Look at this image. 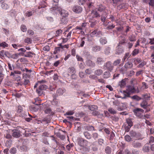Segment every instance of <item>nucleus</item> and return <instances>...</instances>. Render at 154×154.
Returning a JSON list of instances; mask_svg holds the SVG:
<instances>
[{
	"label": "nucleus",
	"mask_w": 154,
	"mask_h": 154,
	"mask_svg": "<svg viewBox=\"0 0 154 154\" xmlns=\"http://www.w3.org/2000/svg\"><path fill=\"white\" fill-rule=\"evenodd\" d=\"M134 87L133 86H128L126 91L124 92V96L122 97V99H125L127 97H129L130 94L133 92Z\"/></svg>",
	"instance_id": "obj_1"
},
{
	"label": "nucleus",
	"mask_w": 154,
	"mask_h": 154,
	"mask_svg": "<svg viewBox=\"0 0 154 154\" xmlns=\"http://www.w3.org/2000/svg\"><path fill=\"white\" fill-rule=\"evenodd\" d=\"M56 10V11H59L63 17H67L68 15V12L64 10H61V8H57Z\"/></svg>",
	"instance_id": "obj_2"
},
{
	"label": "nucleus",
	"mask_w": 154,
	"mask_h": 154,
	"mask_svg": "<svg viewBox=\"0 0 154 154\" xmlns=\"http://www.w3.org/2000/svg\"><path fill=\"white\" fill-rule=\"evenodd\" d=\"M133 112L137 116L141 117V114L144 112V110L141 109L136 108L134 110Z\"/></svg>",
	"instance_id": "obj_3"
},
{
	"label": "nucleus",
	"mask_w": 154,
	"mask_h": 154,
	"mask_svg": "<svg viewBox=\"0 0 154 154\" xmlns=\"http://www.w3.org/2000/svg\"><path fill=\"white\" fill-rule=\"evenodd\" d=\"M72 10L73 11L75 12L79 13L82 11V8L79 6H76L74 7L73 8Z\"/></svg>",
	"instance_id": "obj_4"
},
{
	"label": "nucleus",
	"mask_w": 154,
	"mask_h": 154,
	"mask_svg": "<svg viewBox=\"0 0 154 154\" xmlns=\"http://www.w3.org/2000/svg\"><path fill=\"white\" fill-rule=\"evenodd\" d=\"M106 68L109 71H112L113 69V66L112 65L111 62H108L106 63L105 66Z\"/></svg>",
	"instance_id": "obj_5"
},
{
	"label": "nucleus",
	"mask_w": 154,
	"mask_h": 154,
	"mask_svg": "<svg viewBox=\"0 0 154 154\" xmlns=\"http://www.w3.org/2000/svg\"><path fill=\"white\" fill-rule=\"evenodd\" d=\"M101 34V32L100 31L97 32V30H94L90 34L91 36H96L99 37L100 36V35Z\"/></svg>",
	"instance_id": "obj_6"
},
{
	"label": "nucleus",
	"mask_w": 154,
	"mask_h": 154,
	"mask_svg": "<svg viewBox=\"0 0 154 154\" xmlns=\"http://www.w3.org/2000/svg\"><path fill=\"white\" fill-rule=\"evenodd\" d=\"M132 144L134 147L137 148H139L142 146L141 143L137 141L133 142Z\"/></svg>",
	"instance_id": "obj_7"
},
{
	"label": "nucleus",
	"mask_w": 154,
	"mask_h": 154,
	"mask_svg": "<svg viewBox=\"0 0 154 154\" xmlns=\"http://www.w3.org/2000/svg\"><path fill=\"white\" fill-rule=\"evenodd\" d=\"M144 3H147L152 6H154V0H143Z\"/></svg>",
	"instance_id": "obj_8"
},
{
	"label": "nucleus",
	"mask_w": 154,
	"mask_h": 154,
	"mask_svg": "<svg viewBox=\"0 0 154 154\" xmlns=\"http://www.w3.org/2000/svg\"><path fill=\"white\" fill-rule=\"evenodd\" d=\"M20 133L19 131H14L13 133L12 134V136L14 137L18 138L20 137Z\"/></svg>",
	"instance_id": "obj_9"
},
{
	"label": "nucleus",
	"mask_w": 154,
	"mask_h": 154,
	"mask_svg": "<svg viewBox=\"0 0 154 154\" xmlns=\"http://www.w3.org/2000/svg\"><path fill=\"white\" fill-rule=\"evenodd\" d=\"M86 63L87 65L91 67H93L95 66V63H93L92 61L90 60H88L86 61Z\"/></svg>",
	"instance_id": "obj_10"
},
{
	"label": "nucleus",
	"mask_w": 154,
	"mask_h": 154,
	"mask_svg": "<svg viewBox=\"0 0 154 154\" xmlns=\"http://www.w3.org/2000/svg\"><path fill=\"white\" fill-rule=\"evenodd\" d=\"M68 71L72 74H73L72 75V76H75L74 74V73L75 72V69L74 68L71 67L69 68L68 69Z\"/></svg>",
	"instance_id": "obj_11"
},
{
	"label": "nucleus",
	"mask_w": 154,
	"mask_h": 154,
	"mask_svg": "<svg viewBox=\"0 0 154 154\" xmlns=\"http://www.w3.org/2000/svg\"><path fill=\"white\" fill-rule=\"evenodd\" d=\"M87 23H82V25L80 26H77L76 27V30H82L87 25Z\"/></svg>",
	"instance_id": "obj_12"
},
{
	"label": "nucleus",
	"mask_w": 154,
	"mask_h": 154,
	"mask_svg": "<svg viewBox=\"0 0 154 154\" xmlns=\"http://www.w3.org/2000/svg\"><path fill=\"white\" fill-rule=\"evenodd\" d=\"M84 134L85 137L88 139H90L91 138V136L88 131H85Z\"/></svg>",
	"instance_id": "obj_13"
},
{
	"label": "nucleus",
	"mask_w": 154,
	"mask_h": 154,
	"mask_svg": "<svg viewBox=\"0 0 154 154\" xmlns=\"http://www.w3.org/2000/svg\"><path fill=\"white\" fill-rule=\"evenodd\" d=\"M65 91V90L64 89L61 88H59L57 90V93L58 95H62Z\"/></svg>",
	"instance_id": "obj_14"
},
{
	"label": "nucleus",
	"mask_w": 154,
	"mask_h": 154,
	"mask_svg": "<svg viewBox=\"0 0 154 154\" xmlns=\"http://www.w3.org/2000/svg\"><path fill=\"white\" fill-rule=\"evenodd\" d=\"M141 106L143 109H146V107L147 105V102L145 100L143 101L140 104Z\"/></svg>",
	"instance_id": "obj_15"
},
{
	"label": "nucleus",
	"mask_w": 154,
	"mask_h": 154,
	"mask_svg": "<svg viewBox=\"0 0 154 154\" xmlns=\"http://www.w3.org/2000/svg\"><path fill=\"white\" fill-rule=\"evenodd\" d=\"M89 109L92 111H94L97 110L98 107L97 106L93 105L89 106Z\"/></svg>",
	"instance_id": "obj_16"
},
{
	"label": "nucleus",
	"mask_w": 154,
	"mask_h": 154,
	"mask_svg": "<svg viewBox=\"0 0 154 154\" xmlns=\"http://www.w3.org/2000/svg\"><path fill=\"white\" fill-rule=\"evenodd\" d=\"M66 17H63L61 19V23L62 24H66L67 23L68 20Z\"/></svg>",
	"instance_id": "obj_17"
},
{
	"label": "nucleus",
	"mask_w": 154,
	"mask_h": 154,
	"mask_svg": "<svg viewBox=\"0 0 154 154\" xmlns=\"http://www.w3.org/2000/svg\"><path fill=\"white\" fill-rule=\"evenodd\" d=\"M108 111L112 114H115L116 113V110L112 108H109L108 109Z\"/></svg>",
	"instance_id": "obj_18"
},
{
	"label": "nucleus",
	"mask_w": 154,
	"mask_h": 154,
	"mask_svg": "<svg viewBox=\"0 0 154 154\" xmlns=\"http://www.w3.org/2000/svg\"><path fill=\"white\" fill-rule=\"evenodd\" d=\"M62 43H61L60 44H59L58 45L62 49H64V48H66V49H68L69 47V45H62Z\"/></svg>",
	"instance_id": "obj_19"
},
{
	"label": "nucleus",
	"mask_w": 154,
	"mask_h": 154,
	"mask_svg": "<svg viewBox=\"0 0 154 154\" xmlns=\"http://www.w3.org/2000/svg\"><path fill=\"white\" fill-rule=\"evenodd\" d=\"M8 44L5 42H2L0 43V46L1 47L5 48L8 46Z\"/></svg>",
	"instance_id": "obj_20"
},
{
	"label": "nucleus",
	"mask_w": 154,
	"mask_h": 154,
	"mask_svg": "<svg viewBox=\"0 0 154 154\" xmlns=\"http://www.w3.org/2000/svg\"><path fill=\"white\" fill-rule=\"evenodd\" d=\"M110 73L108 71L105 72L103 75V77L105 78H107L110 76Z\"/></svg>",
	"instance_id": "obj_21"
},
{
	"label": "nucleus",
	"mask_w": 154,
	"mask_h": 154,
	"mask_svg": "<svg viewBox=\"0 0 154 154\" xmlns=\"http://www.w3.org/2000/svg\"><path fill=\"white\" fill-rule=\"evenodd\" d=\"M1 6L2 8L4 9H7L8 8V5L4 2L2 3Z\"/></svg>",
	"instance_id": "obj_22"
},
{
	"label": "nucleus",
	"mask_w": 154,
	"mask_h": 154,
	"mask_svg": "<svg viewBox=\"0 0 154 154\" xmlns=\"http://www.w3.org/2000/svg\"><path fill=\"white\" fill-rule=\"evenodd\" d=\"M126 122L128 125L131 127L133 125V123L131 120L128 119L126 120Z\"/></svg>",
	"instance_id": "obj_23"
},
{
	"label": "nucleus",
	"mask_w": 154,
	"mask_h": 154,
	"mask_svg": "<svg viewBox=\"0 0 154 154\" xmlns=\"http://www.w3.org/2000/svg\"><path fill=\"white\" fill-rule=\"evenodd\" d=\"M85 141L82 139H80L78 142V144L80 146H82L84 145V142Z\"/></svg>",
	"instance_id": "obj_24"
},
{
	"label": "nucleus",
	"mask_w": 154,
	"mask_h": 154,
	"mask_svg": "<svg viewBox=\"0 0 154 154\" xmlns=\"http://www.w3.org/2000/svg\"><path fill=\"white\" fill-rule=\"evenodd\" d=\"M100 42L101 44L103 45L106 44L107 41L105 38H101L100 39Z\"/></svg>",
	"instance_id": "obj_25"
},
{
	"label": "nucleus",
	"mask_w": 154,
	"mask_h": 154,
	"mask_svg": "<svg viewBox=\"0 0 154 154\" xmlns=\"http://www.w3.org/2000/svg\"><path fill=\"white\" fill-rule=\"evenodd\" d=\"M103 73V71L102 70L100 69H98L95 71V74L97 75H100Z\"/></svg>",
	"instance_id": "obj_26"
},
{
	"label": "nucleus",
	"mask_w": 154,
	"mask_h": 154,
	"mask_svg": "<svg viewBox=\"0 0 154 154\" xmlns=\"http://www.w3.org/2000/svg\"><path fill=\"white\" fill-rule=\"evenodd\" d=\"M125 139L126 141L128 142L130 141L131 140V137L128 135H126L125 136Z\"/></svg>",
	"instance_id": "obj_27"
},
{
	"label": "nucleus",
	"mask_w": 154,
	"mask_h": 154,
	"mask_svg": "<svg viewBox=\"0 0 154 154\" xmlns=\"http://www.w3.org/2000/svg\"><path fill=\"white\" fill-rule=\"evenodd\" d=\"M45 113L46 114L52 115L53 114L52 112L51 111V110L50 109H47L45 111Z\"/></svg>",
	"instance_id": "obj_28"
},
{
	"label": "nucleus",
	"mask_w": 154,
	"mask_h": 154,
	"mask_svg": "<svg viewBox=\"0 0 154 154\" xmlns=\"http://www.w3.org/2000/svg\"><path fill=\"white\" fill-rule=\"evenodd\" d=\"M139 50L138 49H135L134 50L132 51V54L133 56H135L137 54L139 53Z\"/></svg>",
	"instance_id": "obj_29"
},
{
	"label": "nucleus",
	"mask_w": 154,
	"mask_h": 154,
	"mask_svg": "<svg viewBox=\"0 0 154 154\" xmlns=\"http://www.w3.org/2000/svg\"><path fill=\"white\" fill-rule=\"evenodd\" d=\"M121 60L120 59H117L115 60L113 63V64L114 66H116L119 65L120 63Z\"/></svg>",
	"instance_id": "obj_30"
},
{
	"label": "nucleus",
	"mask_w": 154,
	"mask_h": 154,
	"mask_svg": "<svg viewBox=\"0 0 154 154\" xmlns=\"http://www.w3.org/2000/svg\"><path fill=\"white\" fill-rule=\"evenodd\" d=\"M39 88L42 90H45L47 88V86L45 85L41 84L39 86Z\"/></svg>",
	"instance_id": "obj_31"
},
{
	"label": "nucleus",
	"mask_w": 154,
	"mask_h": 154,
	"mask_svg": "<svg viewBox=\"0 0 154 154\" xmlns=\"http://www.w3.org/2000/svg\"><path fill=\"white\" fill-rule=\"evenodd\" d=\"M126 85L125 82L124 80H122L121 82H119V85L121 88H122Z\"/></svg>",
	"instance_id": "obj_32"
},
{
	"label": "nucleus",
	"mask_w": 154,
	"mask_h": 154,
	"mask_svg": "<svg viewBox=\"0 0 154 154\" xmlns=\"http://www.w3.org/2000/svg\"><path fill=\"white\" fill-rule=\"evenodd\" d=\"M33 12L32 11H28L25 13V15L27 17H29L32 15Z\"/></svg>",
	"instance_id": "obj_33"
},
{
	"label": "nucleus",
	"mask_w": 154,
	"mask_h": 154,
	"mask_svg": "<svg viewBox=\"0 0 154 154\" xmlns=\"http://www.w3.org/2000/svg\"><path fill=\"white\" fill-rule=\"evenodd\" d=\"M106 152V153L109 154L111 153V148L107 146L105 149Z\"/></svg>",
	"instance_id": "obj_34"
},
{
	"label": "nucleus",
	"mask_w": 154,
	"mask_h": 154,
	"mask_svg": "<svg viewBox=\"0 0 154 154\" xmlns=\"http://www.w3.org/2000/svg\"><path fill=\"white\" fill-rule=\"evenodd\" d=\"M131 98L133 99L136 100H139L141 99V97H139L137 95H134Z\"/></svg>",
	"instance_id": "obj_35"
},
{
	"label": "nucleus",
	"mask_w": 154,
	"mask_h": 154,
	"mask_svg": "<svg viewBox=\"0 0 154 154\" xmlns=\"http://www.w3.org/2000/svg\"><path fill=\"white\" fill-rule=\"evenodd\" d=\"M60 48H61L60 46L59 47H57L55 48L54 49V54H56L59 52L60 51Z\"/></svg>",
	"instance_id": "obj_36"
},
{
	"label": "nucleus",
	"mask_w": 154,
	"mask_h": 154,
	"mask_svg": "<svg viewBox=\"0 0 154 154\" xmlns=\"http://www.w3.org/2000/svg\"><path fill=\"white\" fill-rule=\"evenodd\" d=\"M125 66L127 68H131L133 66V64L131 63L128 62L125 64Z\"/></svg>",
	"instance_id": "obj_37"
},
{
	"label": "nucleus",
	"mask_w": 154,
	"mask_h": 154,
	"mask_svg": "<svg viewBox=\"0 0 154 154\" xmlns=\"http://www.w3.org/2000/svg\"><path fill=\"white\" fill-rule=\"evenodd\" d=\"M21 30L23 32H25L27 30V28L26 26L23 25L21 26Z\"/></svg>",
	"instance_id": "obj_38"
},
{
	"label": "nucleus",
	"mask_w": 154,
	"mask_h": 154,
	"mask_svg": "<svg viewBox=\"0 0 154 154\" xmlns=\"http://www.w3.org/2000/svg\"><path fill=\"white\" fill-rule=\"evenodd\" d=\"M32 54L31 52L29 51L27 52L26 54L23 55V56L26 57H32Z\"/></svg>",
	"instance_id": "obj_39"
},
{
	"label": "nucleus",
	"mask_w": 154,
	"mask_h": 154,
	"mask_svg": "<svg viewBox=\"0 0 154 154\" xmlns=\"http://www.w3.org/2000/svg\"><path fill=\"white\" fill-rule=\"evenodd\" d=\"M143 149L144 152H148L149 150V148L148 146H145L143 147Z\"/></svg>",
	"instance_id": "obj_40"
},
{
	"label": "nucleus",
	"mask_w": 154,
	"mask_h": 154,
	"mask_svg": "<svg viewBox=\"0 0 154 154\" xmlns=\"http://www.w3.org/2000/svg\"><path fill=\"white\" fill-rule=\"evenodd\" d=\"M16 149L15 148H12L10 149V152L12 154H15L16 152Z\"/></svg>",
	"instance_id": "obj_41"
},
{
	"label": "nucleus",
	"mask_w": 154,
	"mask_h": 154,
	"mask_svg": "<svg viewBox=\"0 0 154 154\" xmlns=\"http://www.w3.org/2000/svg\"><path fill=\"white\" fill-rule=\"evenodd\" d=\"M43 50L45 51H48L50 50V47L48 45L45 46L43 48Z\"/></svg>",
	"instance_id": "obj_42"
},
{
	"label": "nucleus",
	"mask_w": 154,
	"mask_h": 154,
	"mask_svg": "<svg viewBox=\"0 0 154 154\" xmlns=\"http://www.w3.org/2000/svg\"><path fill=\"white\" fill-rule=\"evenodd\" d=\"M62 32V31L61 29L57 30L56 32V36H59L61 34Z\"/></svg>",
	"instance_id": "obj_43"
},
{
	"label": "nucleus",
	"mask_w": 154,
	"mask_h": 154,
	"mask_svg": "<svg viewBox=\"0 0 154 154\" xmlns=\"http://www.w3.org/2000/svg\"><path fill=\"white\" fill-rule=\"evenodd\" d=\"M73 145L72 144H69L66 146V148L69 151L70 150L71 148L73 147Z\"/></svg>",
	"instance_id": "obj_44"
},
{
	"label": "nucleus",
	"mask_w": 154,
	"mask_h": 154,
	"mask_svg": "<svg viewBox=\"0 0 154 154\" xmlns=\"http://www.w3.org/2000/svg\"><path fill=\"white\" fill-rule=\"evenodd\" d=\"M36 91L39 96L41 95L43 93L42 90L40 89V88L37 89Z\"/></svg>",
	"instance_id": "obj_45"
},
{
	"label": "nucleus",
	"mask_w": 154,
	"mask_h": 154,
	"mask_svg": "<svg viewBox=\"0 0 154 154\" xmlns=\"http://www.w3.org/2000/svg\"><path fill=\"white\" fill-rule=\"evenodd\" d=\"M110 48H106L105 50V52L106 54H108L110 53Z\"/></svg>",
	"instance_id": "obj_46"
},
{
	"label": "nucleus",
	"mask_w": 154,
	"mask_h": 154,
	"mask_svg": "<svg viewBox=\"0 0 154 154\" xmlns=\"http://www.w3.org/2000/svg\"><path fill=\"white\" fill-rule=\"evenodd\" d=\"M74 113L73 111H69L67 112L65 114V115H72Z\"/></svg>",
	"instance_id": "obj_47"
},
{
	"label": "nucleus",
	"mask_w": 154,
	"mask_h": 154,
	"mask_svg": "<svg viewBox=\"0 0 154 154\" xmlns=\"http://www.w3.org/2000/svg\"><path fill=\"white\" fill-rule=\"evenodd\" d=\"M100 48L99 46H95L93 48V50L95 51H99L100 50Z\"/></svg>",
	"instance_id": "obj_48"
},
{
	"label": "nucleus",
	"mask_w": 154,
	"mask_h": 154,
	"mask_svg": "<svg viewBox=\"0 0 154 154\" xmlns=\"http://www.w3.org/2000/svg\"><path fill=\"white\" fill-rule=\"evenodd\" d=\"M92 14L94 15L96 17H100L99 14L96 11H93L92 12Z\"/></svg>",
	"instance_id": "obj_49"
},
{
	"label": "nucleus",
	"mask_w": 154,
	"mask_h": 154,
	"mask_svg": "<svg viewBox=\"0 0 154 154\" xmlns=\"http://www.w3.org/2000/svg\"><path fill=\"white\" fill-rule=\"evenodd\" d=\"M69 38H62V44H64L67 42Z\"/></svg>",
	"instance_id": "obj_50"
},
{
	"label": "nucleus",
	"mask_w": 154,
	"mask_h": 154,
	"mask_svg": "<svg viewBox=\"0 0 154 154\" xmlns=\"http://www.w3.org/2000/svg\"><path fill=\"white\" fill-rule=\"evenodd\" d=\"M3 32L6 34L7 35L9 34V31L8 29H6L4 28L3 29Z\"/></svg>",
	"instance_id": "obj_51"
},
{
	"label": "nucleus",
	"mask_w": 154,
	"mask_h": 154,
	"mask_svg": "<svg viewBox=\"0 0 154 154\" xmlns=\"http://www.w3.org/2000/svg\"><path fill=\"white\" fill-rule=\"evenodd\" d=\"M76 58L78 61H83V59L78 55H76Z\"/></svg>",
	"instance_id": "obj_52"
},
{
	"label": "nucleus",
	"mask_w": 154,
	"mask_h": 154,
	"mask_svg": "<svg viewBox=\"0 0 154 154\" xmlns=\"http://www.w3.org/2000/svg\"><path fill=\"white\" fill-rule=\"evenodd\" d=\"M85 72L87 74H90L92 73V71L91 69H88L85 71Z\"/></svg>",
	"instance_id": "obj_53"
},
{
	"label": "nucleus",
	"mask_w": 154,
	"mask_h": 154,
	"mask_svg": "<svg viewBox=\"0 0 154 154\" xmlns=\"http://www.w3.org/2000/svg\"><path fill=\"white\" fill-rule=\"evenodd\" d=\"M12 46H13V47L15 49H17L18 47H21V46L20 45H16V44H13L12 45Z\"/></svg>",
	"instance_id": "obj_54"
},
{
	"label": "nucleus",
	"mask_w": 154,
	"mask_h": 154,
	"mask_svg": "<svg viewBox=\"0 0 154 154\" xmlns=\"http://www.w3.org/2000/svg\"><path fill=\"white\" fill-rule=\"evenodd\" d=\"M79 5H82L84 4L85 2V0H79Z\"/></svg>",
	"instance_id": "obj_55"
},
{
	"label": "nucleus",
	"mask_w": 154,
	"mask_h": 154,
	"mask_svg": "<svg viewBox=\"0 0 154 154\" xmlns=\"http://www.w3.org/2000/svg\"><path fill=\"white\" fill-rule=\"evenodd\" d=\"M16 75L15 77H13V78L17 81L20 80V77L17 75Z\"/></svg>",
	"instance_id": "obj_56"
},
{
	"label": "nucleus",
	"mask_w": 154,
	"mask_h": 154,
	"mask_svg": "<svg viewBox=\"0 0 154 154\" xmlns=\"http://www.w3.org/2000/svg\"><path fill=\"white\" fill-rule=\"evenodd\" d=\"M79 75L80 77L83 78L85 76V74L84 73L82 72H80L79 73Z\"/></svg>",
	"instance_id": "obj_57"
},
{
	"label": "nucleus",
	"mask_w": 154,
	"mask_h": 154,
	"mask_svg": "<svg viewBox=\"0 0 154 154\" xmlns=\"http://www.w3.org/2000/svg\"><path fill=\"white\" fill-rule=\"evenodd\" d=\"M102 61V59L101 58H98L97 59V62L98 64H100Z\"/></svg>",
	"instance_id": "obj_58"
},
{
	"label": "nucleus",
	"mask_w": 154,
	"mask_h": 154,
	"mask_svg": "<svg viewBox=\"0 0 154 154\" xmlns=\"http://www.w3.org/2000/svg\"><path fill=\"white\" fill-rule=\"evenodd\" d=\"M154 142V138L152 137H151L149 140V143H152Z\"/></svg>",
	"instance_id": "obj_59"
},
{
	"label": "nucleus",
	"mask_w": 154,
	"mask_h": 154,
	"mask_svg": "<svg viewBox=\"0 0 154 154\" xmlns=\"http://www.w3.org/2000/svg\"><path fill=\"white\" fill-rule=\"evenodd\" d=\"M143 97H144V98L146 100H149V98H150V96L147 95H146V94L143 95Z\"/></svg>",
	"instance_id": "obj_60"
},
{
	"label": "nucleus",
	"mask_w": 154,
	"mask_h": 154,
	"mask_svg": "<svg viewBox=\"0 0 154 154\" xmlns=\"http://www.w3.org/2000/svg\"><path fill=\"white\" fill-rule=\"evenodd\" d=\"M115 137V134L113 133H111L110 135V139L111 140H112L114 137Z\"/></svg>",
	"instance_id": "obj_61"
},
{
	"label": "nucleus",
	"mask_w": 154,
	"mask_h": 154,
	"mask_svg": "<svg viewBox=\"0 0 154 154\" xmlns=\"http://www.w3.org/2000/svg\"><path fill=\"white\" fill-rule=\"evenodd\" d=\"M149 39L150 40L149 43L151 45L154 44V38H149Z\"/></svg>",
	"instance_id": "obj_62"
},
{
	"label": "nucleus",
	"mask_w": 154,
	"mask_h": 154,
	"mask_svg": "<svg viewBox=\"0 0 154 154\" xmlns=\"http://www.w3.org/2000/svg\"><path fill=\"white\" fill-rule=\"evenodd\" d=\"M93 137L95 139H97L98 137V134L97 133H94L93 134Z\"/></svg>",
	"instance_id": "obj_63"
},
{
	"label": "nucleus",
	"mask_w": 154,
	"mask_h": 154,
	"mask_svg": "<svg viewBox=\"0 0 154 154\" xmlns=\"http://www.w3.org/2000/svg\"><path fill=\"white\" fill-rule=\"evenodd\" d=\"M25 42L26 43H27L28 44H30L31 43V40L30 38H26L25 40Z\"/></svg>",
	"instance_id": "obj_64"
}]
</instances>
